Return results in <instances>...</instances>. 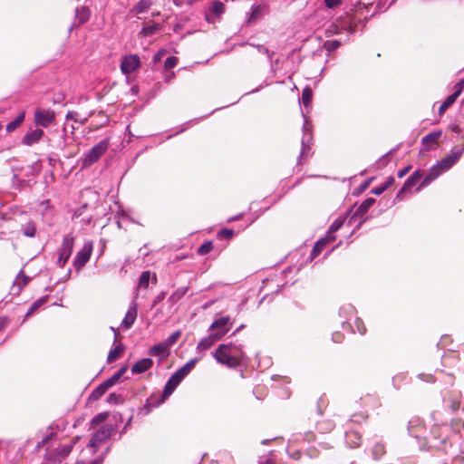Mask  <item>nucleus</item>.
Returning <instances> with one entry per match:
<instances>
[{"instance_id": "55", "label": "nucleus", "mask_w": 464, "mask_h": 464, "mask_svg": "<svg viewBox=\"0 0 464 464\" xmlns=\"http://www.w3.org/2000/svg\"><path fill=\"white\" fill-rule=\"evenodd\" d=\"M411 169V165H408L407 167L403 168L402 169H400L398 171L397 175L400 179H401L404 176H406L410 172Z\"/></svg>"}, {"instance_id": "58", "label": "nucleus", "mask_w": 464, "mask_h": 464, "mask_svg": "<svg viewBox=\"0 0 464 464\" xmlns=\"http://www.w3.org/2000/svg\"><path fill=\"white\" fill-rule=\"evenodd\" d=\"M166 53V51L165 50H160L155 55H154V62L157 63L159 62L161 57Z\"/></svg>"}, {"instance_id": "59", "label": "nucleus", "mask_w": 464, "mask_h": 464, "mask_svg": "<svg viewBox=\"0 0 464 464\" xmlns=\"http://www.w3.org/2000/svg\"><path fill=\"white\" fill-rule=\"evenodd\" d=\"M450 128L455 133H460L461 132V128L458 124H452V125H450Z\"/></svg>"}, {"instance_id": "41", "label": "nucleus", "mask_w": 464, "mask_h": 464, "mask_svg": "<svg viewBox=\"0 0 464 464\" xmlns=\"http://www.w3.org/2000/svg\"><path fill=\"white\" fill-rule=\"evenodd\" d=\"M341 45V43L337 40H328L324 44V48L329 52L332 53L335 50H337Z\"/></svg>"}, {"instance_id": "24", "label": "nucleus", "mask_w": 464, "mask_h": 464, "mask_svg": "<svg viewBox=\"0 0 464 464\" xmlns=\"http://www.w3.org/2000/svg\"><path fill=\"white\" fill-rule=\"evenodd\" d=\"M169 347L168 344H165L163 342L160 343L154 346H152L149 353L152 356H162L167 357L169 355Z\"/></svg>"}, {"instance_id": "15", "label": "nucleus", "mask_w": 464, "mask_h": 464, "mask_svg": "<svg viewBox=\"0 0 464 464\" xmlns=\"http://www.w3.org/2000/svg\"><path fill=\"white\" fill-rule=\"evenodd\" d=\"M442 134L441 130L432 131L422 138V144L426 147V150H430L432 147L438 145V140Z\"/></svg>"}, {"instance_id": "61", "label": "nucleus", "mask_w": 464, "mask_h": 464, "mask_svg": "<svg viewBox=\"0 0 464 464\" xmlns=\"http://www.w3.org/2000/svg\"><path fill=\"white\" fill-rule=\"evenodd\" d=\"M6 325V320L5 318H0V331L4 329Z\"/></svg>"}, {"instance_id": "45", "label": "nucleus", "mask_w": 464, "mask_h": 464, "mask_svg": "<svg viewBox=\"0 0 464 464\" xmlns=\"http://www.w3.org/2000/svg\"><path fill=\"white\" fill-rule=\"evenodd\" d=\"M224 10H225V5L222 2L220 1H215L213 4H212V6H211V11L214 14L216 15H220L221 14L224 13Z\"/></svg>"}, {"instance_id": "10", "label": "nucleus", "mask_w": 464, "mask_h": 464, "mask_svg": "<svg viewBox=\"0 0 464 464\" xmlns=\"http://www.w3.org/2000/svg\"><path fill=\"white\" fill-rule=\"evenodd\" d=\"M336 239L335 236H325L319 239L314 246L311 252V259L318 256L323 249L330 243L334 242Z\"/></svg>"}, {"instance_id": "50", "label": "nucleus", "mask_w": 464, "mask_h": 464, "mask_svg": "<svg viewBox=\"0 0 464 464\" xmlns=\"http://www.w3.org/2000/svg\"><path fill=\"white\" fill-rule=\"evenodd\" d=\"M179 59L176 56H169L166 59L164 67L165 69H172L178 64Z\"/></svg>"}, {"instance_id": "12", "label": "nucleus", "mask_w": 464, "mask_h": 464, "mask_svg": "<svg viewBox=\"0 0 464 464\" xmlns=\"http://www.w3.org/2000/svg\"><path fill=\"white\" fill-rule=\"evenodd\" d=\"M461 152L452 153L443 160H441L436 166L440 169L443 173L444 171L450 169L459 159Z\"/></svg>"}, {"instance_id": "62", "label": "nucleus", "mask_w": 464, "mask_h": 464, "mask_svg": "<svg viewBox=\"0 0 464 464\" xmlns=\"http://www.w3.org/2000/svg\"><path fill=\"white\" fill-rule=\"evenodd\" d=\"M241 217H242V215L237 216L235 218H230L228 219V222H231V221H234V220H237V219L241 218Z\"/></svg>"}, {"instance_id": "46", "label": "nucleus", "mask_w": 464, "mask_h": 464, "mask_svg": "<svg viewBox=\"0 0 464 464\" xmlns=\"http://www.w3.org/2000/svg\"><path fill=\"white\" fill-rule=\"evenodd\" d=\"M160 29L158 24L144 26L140 32L144 36L154 34Z\"/></svg>"}, {"instance_id": "27", "label": "nucleus", "mask_w": 464, "mask_h": 464, "mask_svg": "<svg viewBox=\"0 0 464 464\" xmlns=\"http://www.w3.org/2000/svg\"><path fill=\"white\" fill-rule=\"evenodd\" d=\"M151 5V0H140L130 12L135 14H143L150 8Z\"/></svg>"}, {"instance_id": "9", "label": "nucleus", "mask_w": 464, "mask_h": 464, "mask_svg": "<svg viewBox=\"0 0 464 464\" xmlns=\"http://www.w3.org/2000/svg\"><path fill=\"white\" fill-rule=\"evenodd\" d=\"M345 440L350 448H359L362 442V436L360 431L353 429H350L345 433Z\"/></svg>"}, {"instance_id": "53", "label": "nucleus", "mask_w": 464, "mask_h": 464, "mask_svg": "<svg viewBox=\"0 0 464 464\" xmlns=\"http://www.w3.org/2000/svg\"><path fill=\"white\" fill-rule=\"evenodd\" d=\"M358 331L361 334H364L366 333V327L364 326L362 319L357 318L355 321Z\"/></svg>"}, {"instance_id": "60", "label": "nucleus", "mask_w": 464, "mask_h": 464, "mask_svg": "<svg viewBox=\"0 0 464 464\" xmlns=\"http://www.w3.org/2000/svg\"><path fill=\"white\" fill-rule=\"evenodd\" d=\"M460 406V401H454L452 403H451V409L456 411L459 410Z\"/></svg>"}, {"instance_id": "14", "label": "nucleus", "mask_w": 464, "mask_h": 464, "mask_svg": "<svg viewBox=\"0 0 464 464\" xmlns=\"http://www.w3.org/2000/svg\"><path fill=\"white\" fill-rule=\"evenodd\" d=\"M44 131L41 129L30 130L24 135L23 143L27 146H33L42 139Z\"/></svg>"}, {"instance_id": "4", "label": "nucleus", "mask_w": 464, "mask_h": 464, "mask_svg": "<svg viewBox=\"0 0 464 464\" xmlns=\"http://www.w3.org/2000/svg\"><path fill=\"white\" fill-rule=\"evenodd\" d=\"M140 66V57L136 54L125 56L121 63V70L124 74L134 72Z\"/></svg>"}, {"instance_id": "47", "label": "nucleus", "mask_w": 464, "mask_h": 464, "mask_svg": "<svg viewBox=\"0 0 464 464\" xmlns=\"http://www.w3.org/2000/svg\"><path fill=\"white\" fill-rule=\"evenodd\" d=\"M343 224V220H335L329 227L326 236H334V233L342 227Z\"/></svg>"}, {"instance_id": "28", "label": "nucleus", "mask_w": 464, "mask_h": 464, "mask_svg": "<svg viewBox=\"0 0 464 464\" xmlns=\"http://www.w3.org/2000/svg\"><path fill=\"white\" fill-rule=\"evenodd\" d=\"M111 387L107 384V382L104 381L102 382L99 386H97L89 396L92 400H98L100 399Z\"/></svg>"}, {"instance_id": "19", "label": "nucleus", "mask_w": 464, "mask_h": 464, "mask_svg": "<svg viewBox=\"0 0 464 464\" xmlns=\"http://www.w3.org/2000/svg\"><path fill=\"white\" fill-rule=\"evenodd\" d=\"M441 174H442V172L440 171V169L436 165L433 166L430 169V171L426 175V177L423 178L420 187L418 188V190L428 186L431 181H433L435 179H437Z\"/></svg>"}, {"instance_id": "33", "label": "nucleus", "mask_w": 464, "mask_h": 464, "mask_svg": "<svg viewBox=\"0 0 464 464\" xmlns=\"http://www.w3.org/2000/svg\"><path fill=\"white\" fill-rule=\"evenodd\" d=\"M24 121V112H21L14 121L6 125V131L13 132Z\"/></svg>"}, {"instance_id": "42", "label": "nucleus", "mask_w": 464, "mask_h": 464, "mask_svg": "<svg viewBox=\"0 0 464 464\" xmlns=\"http://www.w3.org/2000/svg\"><path fill=\"white\" fill-rule=\"evenodd\" d=\"M263 10H264V8L261 5L254 6L252 8V12H251L248 21L251 23V22H255L256 20H257L259 17H261L262 14H263Z\"/></svg>"}, {"instance_id": "21", "label": "nucleus", "mask_w": 464, "mask_h": 464, "mask_svg": "<svg viewBox=\"0 0 464 464\" xmlns=\"http://www.w3.org/2000/svg\"><path fill=\"white\" fill-rule=\"evenodd\" d=\"M441 174H442V172L440 171V169L436 165L433 166L430 169V171L426 175V177L423 178L420 187L418 188V190L428 186L431 181H433L435 179H437Z\"/></svg>"}, {"instance_id": "18", "label": "nucleus", "mask_w": 464, "mask_h": 464, "mask_svg": "<svg viewBox=\"0 0 464 464\" xmlns=\"http://www.w3.org/2000/svg\"><path fill=\"white\" fill-rule=\"evenodd\" d=\"M441 174H442V172L440 171V169L436 165L433 166L430 169V171L426 175V177L423 178L420 187L418 188V190L428 186L431 181H433L435 179H437Z\"/></svg>"}, {"instance_id": "5", "label": "nucleus", "mask_w": 464, "mask_h": 464, "mask_svg": "<svg viewBox=\"0 0 464 464\" xmlns=\"http://www.w3.org/2000/svg\"><path fill=\"white\" fill-rule=\"evenodd\" d=\"M110 145L109 139H104L98 142L96 145H94L90 150H89V164H92L95 161H97L102 155H103Z\"/></svg>"}, {"instance_id": "44", "label": "nucleus", "mask_w": 464, "mask_h": 464, "mask_svg": "<svg viewBox=\"0 0 464 464\" xmlns=\"http://www.w3.org/2000/svg\"><path fill=\"white\" fill-rule=\"evenodd\" d=\"M181 331L178 330L171 334L163 343L165 344H168V347L169 348L179 339Z\"/></svg>"}, {"instance_id": "26", "label": "nucleus", "mask_w": 464, "mask_h": 464, "mask_svg": "<svg viewBox=\"0 0 464 464\" xmlns=\"http://www.w3.org/2000/svg\"><path fill=\"white\" fill-rule=\"evenodd\" d=\"M87 263V246H83L82 249L78 253L76 259L73 262V266L76 270L81 269Z\"/></svg>"}, {"instance_id": "57", "label": "nucleus", "mask_w": 464, "mask_h": 464, "mask_svg": "<svg viewBox=\"0 0 464 464\" xmlns=\"http://www.w3.org/2000/svg\"><path fill=\"white\" fill-rule=\"evenodd\" d=\"M76 14L79 16L80 23H82L85 21V10L84 7H82L81 14H79V9L76 8Z\"/></svg>"}, {"instance_id": "16", "label": "nucleus", "mask_w": 464, "mask_h": 464, "mask_svg": "<svg viewBox=\"0 0 464 464\" xmlns=\"http://www.w3.org/2000/svg\"><path fill=\"white\" fill-rule=\"evenodd\" d=\"M29 277L24 274L23 271H20L16 276L13 286L12 291L14 294L17 295L21 292V290L28 284Z\"/></svg>"}, {"instance_id": "54", "label": "nucleus", "mask_w": 464, "mask_h": 464, "mask_svg": "<svg viewBox=\"0 0 464 464\" xmlns=\"http://www.w3.org/2000/svg\"><path fill=\"white\" fill-rule=\"evenodd\" d=\"M324 3L328 8H334L341 5L342 0H324Z\"/></svg>"}, {"instance_id": "56", "label": "nucleus", "mask_w": 464, "mask_h": 464, "mask_svg": "<svg viewBox=\"0 0 464 464\" xmlns=\"http://www.w3.org/2000/svg\"><path fill=\"white\" fill-rule=\"evenodd\" d=\"M304 439L308 442L314 441L315 440V434L314 431H307L304 433Z\"/></svg>"}, {"instance_id": "52", "label": "nucleus", "mask_w": 464, "mask_h": 464, "mask_svg": "<svg viewBox=\"0 0 464 464\" xmlns=\"http://www.w3.org/2000/svg\"><path fill=\"white\" fill-rule=\"evenodd\" d=\"M463 88H464V79L460 80L455 86H454V89H455V92H453V94H456V96H459L463 91Z\"/></svg>"}, {"instance_id": "64", "label": "nucleus", "mask_w": 464, "mask_h": 464, "mask_svg": "<svg viewBox=\"0 0 464 464\" xmlns=\"http://www.w3.org/2000/svg\"><path fill=\"white\" fill-rule=\"evenodd\" d=\"M87 164V157L82 159V166L84 167Z\"/></svg>"}, {"instance_id": "32", "label": "nucleus", "mask_w": 464, "mask_h": 464, "mask_svg": "<svg viewBox=\"0 0 464 464\" xmlns=\"http://www.w3.org/2000/svg\"><path fill=\"white\" fill-rule=\"evenodd\" d=\"M459 97L456 94H450L446 98V100L441 103L439 108V114L441 116L445 113V111L456 102Z\"/></svg>"}, {"instance_id": "35", "label": "nucleus", "mask_w": 464, "mask_h": 464, "mask_svg": "<svg viewBox=\"0 0 464 464\" xmlns=\"http://www.w3.org/2000/svg\"><path fill=\"white\" fill-rule=\"evenodd\" d=\"M369 418V415L365 412L354 413L352 415L349 422L351 424H362V422H366Z\"/></svg>"}, {"instance_id": "30", "label": "nucleus", "mask_w": 464, "mask_h": 464, "mask_svg": "<svg viewBox=\"0 0 464 464\" xmlns=\"http://www.w3.org/2000/svg\"><path fill=\"white\" fill-rule=\"evenodd\" d=\"M374 203H375L374 198H366L357 208V209L355 211V215L363 216Z\"/></svg>"}, {"instance_id": "29", "label": "nucleus", "mask_w": 464, "mask_h": 464, "mask_svg": "<svg viewBox=\"0 0 464 464\" xmlns=\"http://www.w3.org/2000/svg\"><path fill=\"white\" fill-rule=\"evenodd\" d=\"M386 454L385 445L381 442L375 443L372 448V455L375 460L381 459Z\"/></svg>"}, {"instance_id": "22", "label": "nucleus", "mask_w": 464, "mask_h": 464, "mask_svg": "<svg viewBox=\"0 0 464 464\" xmlns=\"http://www.w3.org/2000/svg\"><path fill=\"white\" fill-rule=\"evenodd\" d=\"M125 345L121 343H118L113 349H111L107 357V362L111 363L120 359L125 352Z\"/></svg>"}, {"instance_id": "7", "label": "nucleus", "mask_w": 464, "mask_h": 464, "mask_svg": "<svg viewBox=\"0 0 464 464\" xmlns=\"http://www.w3.org/2000/svg\"><path fill=\"white\" fill-rule=\"evenodd\" d=\"M53 120L54 112L51 110L37 109L34 112V121L42 127H47Z\"/></svg>"}, {"instance_id": "31", "label": "nucleus", "mask_w": 464, "mask_h": 464, "mask_svg": "<svg viewBox=\"0 0 464 464\" xmlns=\"http://www.w3.org/2000/svg\"><path fill=\"white\" fill-rule=\"evenodd\" d=\"M127 369H128L127 365L121 367V369L118 372H116L111 377H110L109 379H107L105 381L107 382V384L110 387H112L115 384H117L119 382L120 379L126 372Z\"/></svg>"}, {"instance_id": "23", "label": "nucleus", "mask_w": 464, "mask_h": 464, "mask_svg": "<svg viewBox=\"0 0 464 464\" xmlns=\"http://www.w3.org/2000/svg\"><path fill=\"white\" fill-rule=\"evenodd\" d=\"M111 434V427L102 426L92 437V443L89 446H95L96 442L102 441Z\"/></svg>"}, {"instance_id": "39", "label": "nucleus", "mask_w": 464, "mask_h": 464, "mask_svg": "<svg viewBox=\"0 0 464 464\" xmlns=\"http://www.w3.org/2000/svg\"><path fill=\"white\" fill-rule=\"evenodd\" d=\"M234 235L235 232L233 229L222 228L218 232L217 237L219 239H230L234 237Z\"/></svg>"}, {"instance_id": "37", "label": "nucleus", "mask_w": 464, "mask_h": 464, "mask_svg": "<svg viewBox=\"0 0 464 464\" xmlns=\"http://www.w3.org/2000/svg\"><path fill=\"white\" fill-rule=\"evenodd\" d=\"M72 444L62 445L55 450V453L58 457L63 459L69 455L72 451Z\"/></svg>"}, {"instance_id": "1", "label": "nucleus", "mask_w": 464, "mask_h": 464, "mask_svg": "<svg viewBox=\"0 0 464 464\" xmlns=\"http://www.w3.org/2000/svg\"><path fill=\"white\" fill-rule=\"evenodd\" d=\"M245 357L242 346L235 343L219 344L214 353L216 361L230 369L240 367Z\"/></svg>"}, {"instance_id": "8", "label": "nucleus", "mask_w": 464, "mask_h": 464, "mask_svg": "<svg viewBox=\"0 0 464 464\" xmlns=\"http://www.w3.org/2000/svg\"><path fill=\"white\" fill-rule=\"evenodd\" d=\"M423 178V172L420 169L414 171L404 182L402 188L399 191V193L396 196V198L401 200L402 198V194L410 189L411 188L414 187L421 179Z\"/></svg>"}, {"instance_id": "49", "label": "nucleus", "mask_w": 464, "mask_h": 464, "mask_svg": "<svg viewBox=\"0 0 464 464\" xmlns=\"http://www.w3.org/2000/svg\"><path fill=\"white\" fill-rule=\"evenodd\" d=\"M45 302V298H40L36 300L29 308L25 316H30L36 309H38Z\"/></svg>"}, {"instance_id": "63", "label": "nucleus", "mask_w": 464, "mask_h": 464, "mask_svg": "<svg viewBox=\"0 0 464 464\" xmlns=\"http://www.w3.org/2000/svg\"><path fill=\"white\" fill-rule=\"evenodd\" d=\"M101 117L102 118L103 121L101 123V125H103L107 122V117L104 114H101Z\"/></svg>"}, {"instance_id": "48", "label": "nucleus", "mask_w": 464, "mask_h": 464, "mask_svg": "<svg viewBox=\"0 0 464 464\" xmlns=\"http://www.w3.org/2000/svg\"><path fill=\"white\" fill-rule=\"evenodd\" d=\"M123 401L124 400H123L122 396L121 394H117L115 392L111 393L107 397V401L110 404H119V403L123 402Z\"/></svg>"}, {"instance_id": "34", "label": "nucleus", "mask_w": 464, "mask_h": 464, "mask_svg": "<svg viewBox=\"0 0 464 464\" xmlns=\"http://www.w3.org/2000/svg\"><path fill=\"white\" fill-rule=\"evenodd\" d=\"M394 183V178L390 176L387 178L386 181L381 184L380 186L374 188L372 189V194L381 195L389 187H391Z\"/></svg>"}, {"instance_id": "13", "label": "nucleus", "mask_w": 464, "mask_h": 464, "mask_svg": "<svg viewBox=\"0 0 464 464\" xmlns=\"http://www.w3.org/2000/svg\"><path fill=\"white\" fill-rule=\"evenodd\" d=\"M153 365V361L150 358H143L135 362L131 367V372L134 374L143 373L150 370Z\"/></svg>"}, {"instance_id": "20", "label": "nucleus", "mask_w": 464, "mask_h": 464, "mask_svg": "<svg viewBox=\"0 0 464 464\" xmlns=\"http://www.w3.org/2000/svg\"><path fill=\"white\" fill-rule=\"evenodd\" d=\"M441 174H442V172L440 171V169L436 165L433 166L430 169V171L426 175V177L423 178L420 187L418 188V190L428 186L431 181H433L435 179H437Z\"/></svg>"}, {"instance_id": "38", "label": "nucleus", "mask_w": 464, "mask_h": 464, "mask_svg": "<svg viewBox=\"0 0 464 464\" xmlns=\"http://www.w3.org/2000/svg\"><path fill=\"white\" fill-rule=\"evenodd\" d=\"M214 249V244L212 241H207L203 243L198 248V254L199 255H207L210 253Z\"/></svg>"}, {"instance_id": "17", "label": "nucleus", "mask_w": 464, "mask_h": 464, "mask_svg": "<svg viewBox=\"0 0 464 464\" xmlns=\"http://www.w3.org/2000/svg\"><path fill=\"white\" fill-rule=\"evenodd\" d=\"M137 314H138L137 307L134 304V305L130 306L129 308V310L127 311L125 317L122 320L121 326L126 330L130 329L133 325V324L137 318Z\"/></svg>"}, {"instance_id": "43", "label": "nucleus", "mask_w": 464, "mask_h": 464, "mask_svg": "<svg viewBox=\"0 0 464 464\" xmlns=\"http://www.w3.org/2000/svg\"><path fill=\"white\" fill-rule=\"evenodd\" d=\"M23 233L24 236L33 237L35 235V226L32 222H28L23 227Z\"/></svg>"}, {"instance_id": "2", "label": "nucleus", "mask_w": 464, "mask_h": 464, "mask_svg": "<svg viewBox=\"0 0 464 464\" xmlns=\"http://www.w3.org/2000/svg\"><path fill=\"white\" fill-rule=\"evenodd\" d=\"M181 382V380H179L174 373L170 376V378L168 380L164 386V390L162 392L161 399L160 401H152V397H150L146 401L145 408L147 409V411H150L152 407H156L161 402H163L178 387V385Z\"/></svg>"}, {"instance_id": "51", "label": "nucleus", "mask_w": 464, "mask_h": 464, "mask_svg": "<svg viewBox=\"0 0 464 464\" xmlns=\"http://www.w3.org/2000/svg\"><path fill=\"white\" fill-rule=\"evenodd\" d=\"M108 416H109V412H107V411L101 412L92 419V424L97 425L98 423L104 421L108 418Z\"/></svg>"}, {"instance_id": "40", "label": "nucleus", "mask_w": 464, "mask_h": 464, "mask_svg": "<svg viewBox=\"0 0 464 464\" xmlns=\"http://www.w3.org/2000/svg\"><path fill=\"white\" fill-rule=\"evenodd\" d=\"M312 98H313V92H312L311 88H309V87L304 88L302 92V100H303L304 105L308 106L312 102Z\"/></svg>"}, {"instance_id": "3", "label": "nucleus", "mask_w": 464, "mask_h": 464, "mask_svg": "<svg viewBox=\"0 0 464 464\" xmlns=\"http://www.w3.org/2000/svg\"><path fill=\"white\" fill-rule=\"evenodd\" d=\"M73 246V238L67 235L63 237V241L61 248L59 249V257L57 260V264L59 266L63 267L66 264L69 259Z\"/></svg>"}, {"instance_id": "25", "label": "nucleus", "mask_w": 464, "mask_h": 464, "mask_svg": "<svg viewBox=\"0 0 464 464\" xmlns=\"http://www.w3.org/2000/svg\"><path fill=\"white\" fill-rule=\"evenodd\" d=\"M196 360H190L185 365H183L181 368H179L178 371L174 372V374L179 379L183 380L195 367Z\"/></svg>"}, {"instance_id": "6", "label": "nucleus", "mask_w": 464, "mask_h": 464, "mask_svg": "<svg viewBox=\"0 0 464 464\" xmlns=\"http://www.w3.org/2000/svg\"><path fill=\"white\" fill-rule=\"evenodd\" d=\"M230 320L231 318L229 316H223L215 320L209 326V331L213 333H221L223 338L225 334L230 330Z\"/></svg>"}, {"instance_id": "36", "label": "nucleus", "mask_w": 464, "mask_h": 464, "mask_svg": "<svg viewBox=\"0 0 464 464\" xmlns=\"http://www.w3.org/2000/svg\"><path fill=\"white\" fill-rule=\"evenodd\" d=\"M151 277L150 271H143L139 279V287L147 289Z\"/></svg>"}, {"instance_id": "11", "label": "nucleus", "mask_w": 464, "mask_h": 464, "mask_svg": "<svg viewBox=\"0 0 464 464\" xmlns=\"http://www.w3.org/2000/svg\"><path fill=\"white\" fill-rule=\"evenodd\" d=\"M222 339L221 333H211L209 335L206 336L198 343L197 349L198 351H205L211 347L216 342Z\"/></svg>"}]
</instances>
